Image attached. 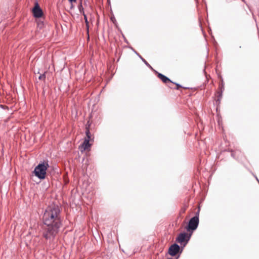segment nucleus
I'll return each instance as SVG.
<instances>
[{"label":"nucleus","mask_w":259,"mask_h":259,"mask_svg":"<svg viewBox=\"0 0 259 259\" xmlns=\"http://www.w3.org/2000/svg\"><path fill=\"white\" fill-rule=\"evenodd\" d=\"M45 225L42 229V236L49 242L50 248L56 246L55 238L62 226L61 210L58 205L53 204L47 207L43 217Z\"/></svg>","instance_id":"f257e3e1"},{"label":"nucleus","mask_w":259,"mask_h":259,"mask_svg":"<svg viewBox=\"0 0 259 259\" xmlns=\"http://www.w3.org/2000/svg\"><path fill=\"white\" fill-rule=\"evenodd\" d=\"M49 167L48 162L39 163L34 168L33 172L40 180H44L46 177L47 170Z\"/></svg>","instance_id":"f03ea898"},{"label":"nucleus","mask_w":259,"mask_h":259,"mask_svg":"<svg viewBox=\"0 0 259 259\" xmlns=\"http://www.w3.org/2000/svg\"><path fill=\"white\" fill-rule=\"evenodd\" d=\"M199 220L197 217L191 218L186 227V229L189 232L192 234L195 230H196L199 225Z\"/></svg>","instance_id":"7ed1b4c3"},{"label":"nucleus","mask_w":259,"mask_h":259,"mask_svg":"<svg viewBox=\"0 0 259 259\" xmlns=\"http://www.w3.org/2000/svg\"><path fill=\"white\" fill-rule=\"evenodd\" d=\"M183 250V247H181L177 243H174L169 246L168 250V253L171 256H175L178 254H181Z\"/></svg>","instance_id":"20e7f679"},{"label":"nucleus","mask_w":259,"mask_h":259,"mask_svg":"<svg viewBox=\"0 0 259 259\" xmlns=\"http://www.w3.org/2000/svg\"><path fill=\"white\" fill-rule=\"evenodd\" d=\"M191 234V233L188 234L186 232L181 233L176 238V241L180 243H182L185 242L184 245L185 246L189 241Z\"/></svg>","instance_id":"39448f33"},{"label":"nucleus","mask_w":259,"mask_h":259,"mask_svg":"<svg viewBox=\"0 0 259 259\" xmlns=\"http://www.w3.org/2000/svg\"><path fill=\"white\" fill-rule=\"evenodd\" d=\"M32 13L33 16L35 18H40L43 14L42 11L40 8L39 4L37 2H36L35 3V6L32 9Z\"/></svg>","instance_id":"423d86ee"},{"label":"nucleus","mask_w":259,"mask_h":259,"mask_svg":"<svg viewBox=\"0 0 259 259\" xmlns=\"http://www.w3.org/2000/svg\"><path fill=\"white\" fill-rule=\"evenodd\" d=\"M153 71L157 75L158 77L164 83H167V82H172V81L167 76H165L161 73L158 72L154 69H153Z\"/></svg>","instance_id":"0eeeda50"},{"label":"nucleus","mask_w":259,"mask_h":259,"mask_svg":"<svg viewBox=\"0 0 259 259\" xmlns=\"http://www.w3.org/2000/svg\"><path fill=\"white\" fill-rule=\"evenodd\" d=\"M219 89L220 90V92H218V99L217 100V102L220 103L221 101V100L222 98L223 95V92L224 90V84L223 82V80H222V84L220 85Z\"/></svg>","instance_id":"6e6552de"},{"label":"nucleus","mask_w":259,"mask_h":259,"mask_svg":"<svg viewBox=\"0 0 259 259\" xmlns=\"http://www.w3.org/2000/svg\"><path fill=\"white\" fill-rule=\"evenodd\" d=\"M91 145L90 143V141L88 139H84L83 143L81 145V148L83 150L88 149L91 147Z\"/></svg>","instance_id":"1a4fd4ad"},{"label":"nucleus","mask_w":259,"mask_h":259,"mask_svg":"<svg viewBox=\"0 0 259 259\" xmlns=\"http://www.w3.org/2000/svg\"><path fill=\"white\" fill-rule=\"evenodd\" d=\"M134 52L137 55V56L141 59V60L145 63V64L150 68L151 70H153L154 69L151 67V66L144 59L139 53H138L136 51L134 50Z\"/></svg>","instance_id":"9d476101"},{"label":"nucleus","mask_w":259,"mask_h":259,"mask_svg":"<svg viewBox=\"0 0 259 259\" xmlns=\"http://www.w3.org/2000/svg\"><path fill=\"white\" fill-rule=\"evenodd\" d=\"M86 138L85 139H88L89 141L91 140V134L90 132V130L89 128H87L85 131Z\"/></svg>","instance_id":"9b49d317"},{"label":"nucleus","mask_w":259,"mask_h":259,"mask_svg":"<svg viewBox=\"0 0 259 259\" xmlns=\"http://www.w3.org/2000/svg\"><path fill=\"white\" fill-rule=\"evenodd\" d=\"M78 10H79L80 13L83 15V13H84V9H83V6H82L81 1L80 2V4L78 5Z\"/></svg>","instance_id":"f8f14e48"},{"label":"nucleus","mask_w":259,"mask_h":259,"mask_svg":"<svg viewBox=\"0 0 259 259\" xmlns=\"http://www.w3.org/2000/svg\"><path fill=\"white\" fill-rule=\"evenodd\" d=\"M45 79H46V74H45V72L42 73V74H40L39 75V76H38V79L39 80H45Z\"/></svg>","instance_id":"ddd939ff"},{"label":"nucleus","mask_w":259,"mask_h":259,"mask_svg":"<svg viewBox=\"0 0 259 259\" xmlns=\"http://www.w3.org/2000/svg\"><path fill=\"white\" fill-rule=\"evenodd\" d=\"M83 17H84V19L85 20V24H86L87 26L88 27H89V22H88V20L87 16L85 14V13H83Z\"/></svg>","instance_id":"4468645a"},{"label":"nucleus","mask_w":259,"mask_h":259,"mask_svg":"<svg viewBox=\"0 0 259 259\" xmlns=\"http://www.w3.org/2000/svg\"><path fill=\"white\" fill-rule=\"evenodd\" d=\"M172 83L176 84L177 85V88H176V89L177 90H179L180 88H182V85H180V84L179 83H176V82H172Z\"/></svg>","instance_id":"2eb2a0df"},{"label":"nucleus","mask_w":259,"mask_h":259,"mask_svg":"<svg viewBox=\"0 0 259 259\" xmlns=\"http://www.w3.org/2000/svg\"><path fill=\"white\" fill-rule=\"evenodd\" d=\"M229 151H231V156L234 158H236V157H235V153L233 150H229Z\"/></svg>","instance_id":"dca6fc26"},{"label":"nucleus","mask_w":259,"mask_h":259,"mask_svg":"<svg viewBox=\"0 0 259 259\" xmlns=\"http://www.w3.org/2000/svg\"><path fill=\"white\" fill-rule=\"evenodd\" d=\"M199 211H200V210L199 209L195 213V216H194L193 217H197V219H199Z\"/></svg>","instance_id":"f3484780"},{"label":"nucleus","mask_w":259,"mask_h":259,"mask_svg":"<svg viewBox=\"0 0 259 259\" xmlns=\"http://www.w3.org/2000/svg\"><path fill=\"white\" fill-rule=\"evenodd\" d=\"M68 1L69 2V3H70L71 4L73 3V2H75L76 1V0H68Z\"/></svg>","instance_id":"a211bd4d"},{"label":"nucleus","mask_w":259,"mask_h":259,"mask_svg":"<svg viewBox=\"0 0 259 259\" xmlns=\"http://www.w3.org/2000/svg\"><path fill=\"white\" fill-rule=\"evenodd\" d=\"M180 255H181V254H178L176 255L177 256H176V259H179V257H180Z\"/></svg>","instance_id":"6ab92c4d"},{"label":"nucleus","mask_w":259,"mask_h":259,"mask_svg":"<svg viewBox=\"0 0 259 259\" xmlns=\"http://www.w3.org/2000/svg\"><path fill=\"white\" fill-rule=\"evenodd\" d=\"M70 8H71V9H73V5H72V3L71 4V5Z\"/></svg>","instance_id":"aec40b11"},{"label":"nucleus","mask_w":259,"mask_h":259,"mask_svg":"<svg viewBox=\"0 0 259 259\" xmlns=\"http://www.w3.org/2000/svg\"><path fill=\"white\" fill-rule=\"evenodd\" d=\"M0 107L2 108H4V106L3 105H0Z\"/></svg>","instance_id":"412c9836"},{"label":"nucleus","mask_w":259,"mask_h":259,"mask_svg":"<svg viewBox=\"0 0 259 259\" xmlns=\"http://www.w3.org/2000/svg\"><path fill=\"white\" fill-rule=\"evenodd\" d=\"M167 259H173V258L171 257H169V258H168Z\"/></svg>","instance_id":"4be33fe9"}]
</instances>
